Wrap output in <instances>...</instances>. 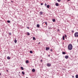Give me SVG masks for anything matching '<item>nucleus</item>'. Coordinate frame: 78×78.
I'll list each match as a JSON object with an SVG mask.
<instances>
[{"instance_id": "nucleus-1", "label": "nucleus", "mask_w": 78, "mask_h": 78, "mask_svg": "<svg viewBox=\"0 0 78 78\" xmlns=\"http://www.w3.org/2000/svg\"><path fill=\"white\" fill-rule=\"evenodd\" d=\"M73 46L71 44H69L68 46V49L69 50H71L72 49Z\"/></svg>"}, {"instance_id": "nucleus-2", "label": "nucleus", "mask_w": 78, "mask_h": 78, "mask_svg": "<svg viewBox=\"0 0 78 78\" xmlns=\"http://www.w3.org/2000/svg\"><path fill=\"white\" fill-rule=\"evenodd\" d=\"M75 37H78V32H76L74 34Z\"/></svg>"}, {"instance_id": "nucleus-3", "label": "nucleus", "mask_w": 78, "mask_h": 78, "mask_svg": "<svg viewBox=\"0 0 78 78\" xmlns=\"http://www.w3.org/2000/svg\"><path fill=\"white\" fill-rule=\"evenodd\" d=\"M47 66L48 67H50L51 66V64L50 63H48L47 64Z\"/></svg>"}, {"instance_id": "nucleus-4", "label": "nucleus", "mask_w": 78, "mask_h": 78, "mask_svg": "<svg viewBox=\"0 0 78 78\" xmlns=\"http://www.w3.org/2000/svg\"><path fill=\"white\" fill-rule=\"evenodd\" d=\"M46 51L49 50H50V48H49V47H46Z\"/></svg>"}, {"instance_id": "nucleus-5", "label": "nucleus", "mask_w": 78, "mask_h": 78, "mask_svg": "<svg viewBox=\"0 0 78 78\" xmlns=\"http://www.w3.org/2000/svg\"><path fill=\"white\" fill-rule=\"evenodd\" d=\"M26 64H28V63H29V61L28 60H27L26 61Z\"/></svg>"}, {"instance_id": "nucleus-6", "label": "nucleus", "mask_w": 78, "mask_h": 78, "mask_svg": "<svg viewBox=\"0 0 78 78\" xmlns=\"http://www.w3.org/2000/svg\"><path fill=\"white\" fill-rule=\"evenodd\" d=\"M55 5L56 6H59V4H58V3H56L55 4Z\"/></svg>"}, {"instance_id": "nucleus-7", "label": "nucleus", "mask_w": 78, "mask_h": 78, "mask_svg": "<svg viewBox=\"0 0 78 78\" xmlns=\"http://www.w3.org/2000/svg\"><path fill=\"white\" fill-rule=\"evenodd\" d=\"M65 58L66 59H68V58H69V56L67 55L66 56Z\"/></svg>"}, {"instance_id": "nucleus-8", "label": "nucleus", "mask_w": 78, "mask_h": 78, "mask_svg": "<svg viewBox=\"0 0 78 78\" xmlns=\"http://www.w3.org/2000/svg\"><path fill=\"white\" fill-rule=\"evenodd\" d=\"M40 14H41V15H42L43 14V12H40Z\"/></svg>"}, {"instance_id": "nucleus-9", "label": "nucleus", "mask_w": 78, "mask_h": 78, "mask_svg": "<svg viewBox=\"0 0 78 78\" xmlns=\"http://www.w3.org/2000/svg\"><path fill=\"white\" fill-rule=\"evenodd\" d=\"M35 69H32V72H35Z\"/></svg>"}, {"instance_id": "nucleus-10", "label": "nucleus", "mask_w": 78, "mask_h": 78, "mask_svg": "<svg viewBox=\"0 0 78 78\" xmlns=\"http://www.w3.org/2000/svg\"><path fill=\"white\" fill-rule=\"evenodd\" d=\"M37 27L38 28H39V27H40V25H39V24H37Z\"/></svg>"}, {"instance_id": "nucleus-11", "label": "nucleus", "mask_w": 78, "mask_h": 78, "mask_svg": "<svg viewBox=\"0 0 78 78\" xmlns=\"http://www.w3.org/2000/svg\"><path fill=\"white\" fill-rule=\"evenodd\" d=\"M66 54V52H65L63 51V52H62V54L63 55H65V54Z\"/></svg>"}, {"instance_id": "nucleus-12", "label": "nucleus", "mask_w": 78, "mask_h": 78, "mask_svg": "<svg viewBox=\"0 0 78 78\" xmlns=\"http://www.w3.org/2000/svg\"><path fill=\"white\" fill-rule=\"evenodd\" d=\"M7 58L8 59H11V58H10V57H9V56H8Z\"/></svg>"}, {"instance_id": "nucleus-13", "label": "nucleus", "mask_w": 78, "mask_h": 78, "mask_svg": "<svg viewBox=\"0 0 78 78\" xmlns=\"http://www.w3.org/2000/svg\"><path fill=\"white\" fill-rule=\"evenodd\" d=\"M52 21L53 22H55V21H56V20L55 19H52Z\"/></svg>"}, {"instance_id": "nucleus-14", "label": "nucleus", "mask_w": 78, "mask_h": 78, "mask_svg": "<svg viewBox=\"0 0 78 78\" xmlns=\"http://www.w3.org/2000/svg\"><path fill=\"white\" fill-rule=\"evenodd\" d=\"M14 42L15 43H17V40L16 39L14 40Z\"/></svg>"}, {"instance_id": "nucleus-15", "label": "nucleus", "mask_w": 78, "mask_h": 78, "mask_svg": "<svg viewBox=\"0 0 78 78\" xmlns=\"http://www.w3.org/2000/svg\"><path fill=\"white\" fill-rule=\"evenodd\" d=\"M47 8H50V5H47Z\"/></svg>"}, {"instance_id": "nucleus-16", "label": "nucleus", "mask_w": 78, "mask_h": 78, "mask_svg": "<svg viewBox=\"0 0 78 78\" xmlns=\"http://www.w3.org/2000/svg\"><path fill=\"white\" fill-rule=\"evenodd\" d=\"M27 35H28V36H30V34L29 32H27Z\"/></svg>"}, {"instance_id": "nucleus-17", "label": "nucleus", "mask_w": 78, "mask_h": 78, "mask_svg": "<svg viewBox=\"0 0 78 78\" xmlns=\"http://www.w3.org/2000/svg\"><path fill=\"white\" fill-rule=\"evenodd\" d=\"M33 40H34H34H36V38H35V37H33Z\"/></svg>"}, {"instance_id": "nucleus-18", "label": "nucleus", "mask_w": 78, "mask_h": 78, "mask_svg": "<svg viewBox=\"0 0 78 78\" xmlns=\"http://www.w3.org/2000/svg\"><path fill=\"white\" fill-rule=\"evenodd\" d=\"M65 37L64 36H63V40H65Z\"/></svg>"}, {"instance_id": "nucleus-19", "label": "nucleus", "mask_w": 78, "mask_h": 78, "mask_svg": "<svg viewBox=\"0 0 78 78\" xmlns=\"http://www.w3.org/2000/svg\"><path fill=\"white\" fill-rule=\"evenodd\" d=\"M22 74H23V75H25V73H24V72L23 71L22 72Z\"/></svg>"}, {"instance_id": "nucleus-20", "label": "nucleus", "mask_w": 78, "mask_h": 78, "mask_svg": "<svg viewBox=\"0 0 78 78\" xmlns=\"http://www.w3.org/2000/svg\"><path fill=\"white\" fill-rule=\"evenodd\" d=\"M21 69L22 70H23V67H21Z\"/></svg>"}, {"instance_id": "nucleus-21", "label": "nucleus", "mask_w": 78, "mask_h": 78, "mask_svg": "<svg viewBox=\"0 0 78 78\" xmlns=\"http://www.w3.org/2000/svg\"><path fill=\"white\" fill-rule=\"evenodd\" d=\"M76 78H78V75H76Z\"/></svg>"}, {"instance_id": "nucleus-22", "label": "nucleus", "mask_w": 78, "mask_h": 78, "mask_svg": "<svg viewBox=\"0 0 78 78\" xmlns=\"http://www.w3.org/2000/svg\"><path fill=\"white\" fill-rule=\"evenodd\" d=\"M7 22L8 23H10V22H11V21H10V20H8L7 21Z\"/></svg>"}, {"instance_id": "nucleus-23", "label": "nucleus", "mask_w": 78, "mask_h": 78, "mask_svg": "<svg viewBox=\"0 0 78 78\" xmlns=\"http://www.w3.org/2000/svg\"><path fill=\"white\" fill-rule=\"evenodd\" d=\"M30 53H33V51H30Z\"/></svg>"}, {"instance_id": "nucleus-24", "label": "nucleus", "mask_w": 78, "mask_h": 78, "mask_svg": "<svg viewBox=\"0 0 78 78\" xmlns=\"http://www.w3.org/2000/svg\"><path fill=\"white\" fill-rule=\"evenodd\" d=\"M61 0H57L58 2H61Z\"/></svg>"}, {"instance_id": "nucleus-25", "label": "nucleus", "mask_w": 78, "mask_h": 78, "mask_svg": "<svg viewBox=\"0 0 78 78\" xmlns=\"http://www.w3.org/2000/svg\"><path fill=\"white\" fill-rule=\"evenodd\" d=\"M45 24L46 25H47V23L46 22H45Z\"/></svg>"}, {"instance_id": "nucleus-26", "label": "nucleus", "mask_w": 78, "mask_h": 78, "mask_svg": "<svg viewBox=\"0 0 78 78\" xmlns=\"http://www.w3.org/2000/svg\"><path fill=\"white\" fill-rule=\"evenodd\" d=\"M50 51H53V49H51L50 50Z\"/></svg>"}, {"instance_id": "nucleus-27", "label": "nucleus", "mask_w": 78, "mask_h": 78, "mask_svg": "<svg viewBox=\"0 0 78 78\" xmlns=\"http://www.w3.org/2000/svg\"><path fill=\"white\" fill-rule=\"evenodd\" d=\"M65 37L66 38V37H67V35H65Z\"/></svg>"}, {"instance_id": "nucleus-28", "label": "nucleus", "mask_w": 78, "mask_h": 78, "mask_svg": "<svg viewBox=\"0 0 78 78\" xmlns=\"http://www.w3.org/2000/svg\"><path fill=\"white\" fill-rule=\"evenodd\" d=\"M9 35H11V33H9Z\"/></svg>"}, {"instance_id": "nucleus-29", "label": "nucleus", "mask_w": 78, "mask_h": 78, "mask_svg": "<svg viewBox=\"0 0 78 78\" xmlns=\"http://www.w3.org/2000/svg\"><path fill=\"white\" fill-rule=\"evenodd\" d=\"M45 6H47V4L45 3V4L44 5Z\"/></svg>"}, {"instance_id": "nucleus-30", "label": "nucleus", "mask_w": 78, "mask_h": 78, "mask_svg": "<svg viewBox=\"0 0 78 78\" xmlns=\"http://www.w3.org/2000/svg\"><path fill=\"white\" fill-rule=\"evenodd\" d=\"M41 5H43V3H41Z\"/></svg>"}, {"instance_id": "nucleus-31", "label": "nucleus", "mask_w": 78, "mask_h": 78, "mask_svg": "<svg viewBox=\"0 0 78 78\" xmlns=\"http://www.w3.org/2000/svg\"><path fill=\"white\" fill-rule=\"evenodd\" d=\"M27 29H29V28H30L28 27H27Z\"/></svg>"}, {"instance_id": "nucleus-32", "label": "nucleus", "mask_w": 78, "mask_h": 78, "mask_svg": "<svg viewBox=\"0 0 78 78\" xmlns=\"http://www.w3.org/2000/svg\"><path fill=\"white\" fill-rule=\"evenodd\" d=\"M72 33H73V30L72 31Z\"/></svg>"}, {"instance_id": "nucleus-33", "label": "nucleus", "mask_w": 78, "mask_h": 78, "mask_svg": "<svg viewBox=\"0 0 78 78\" xmlns=\"http://www.w3.org/2000/svg\"><path fill=\"white\" fill-rule=\"evenodd\" d=\"M49 30H50V29H51V27H49Z\"/></svg>"}, {"instance_id": "nucleus-34", "label": "nucleus", "mask_w": 78, "mask_h": 78, "mask_svg": "<svg viewBox=\"0 0 78 78\" xmlns=\"http://www.w3.org/2000/svg\"><path fill=\"white\" fill-rule=\"evenodd\" d=\"M11 2H12V3H13V2L12 1H11Z\"/></svg>"}, {"instance_id": "nucleus-35", "label": "nucleus", "mask_w": 78, "mask_h": 78, "mask_svg": "<svg viewBox=\"0 0 78 78\" xmlns=\"http://www.w3.org/2000/svg\"><path fill=\"white\" fill-rule=\"evenodd\" d=\"M48 56H49V57H50V55H48Z\"/></svg>"}, {"instance_id": "nucleus-36", "label": "nucleus", "mask_w": 78, "mask_h": 78, "mask_svg": "<svg viewBox=\"0 0 78 78\" xmlns=\"http://www.w3.org/2000/svg\"><path fill=\"white\" fill-rule=\"evenodd\" d=\"M41 62H42V60H41Z\"/></svg>"}, {"instance_id": "nucleus-37", "label": "nucleus", "mask_w": 78, "mask_h": 78, "mask_svg": "<svg viewBox=\"0 0 78 78\" xmlns=\"http://www.w3.org/2000/svg\"><path fill=\"white\" fill-rule=\"evenodd\" d=\"M41 44V42H39L38 43V44Z\"/></svg>"}, {"instance_id": "nucleus-38", "label": "nucleus", "mask_w": 78, "mask_h": 78, "mask_svg": "<svg viewBox=\"0 0 78 78\" xmlns=\"http://www.w3.org/2000/svg\"><path fill=\"white\" fill-rule=\"evenodd\" d=\"M72 77H73V78H74V76H72Z\"/></svg>"}, {"instance_id": "nucleus-39", "label": "nucleus", "mask_w": 78, "mask_h": 78, "mask_svg": "<svg viewBox=\"0 0 78 78\" xmlns=\"http://www.w3.org/2000/svg\"><path fill=\"white\" fill-rule=\"evenodd\" d=\"M0 76H1V73H0Z\"/></svg>"}, {"instance_id": "nucleus-40", "label": "nucleus", "mask_w": 78, "mask_h": 78, "mask_svg": "<svg viewBox=\"0 0 78 78\" xmlns=\"http://www.w3.org/2000/svg\"><path fill=\"white\" fill-rule=\"evenodd\" d=\"M68 1H69L70 0H67Z\"/></svg>"}, {"instance_id": "nucleus-41", "label": "nucleus", "mask_w": 78, "mask_h": 78, "mask_svg": "<svg viewBox=\"0 0 78 78\" xmlns=\"http://www.w3.org/2000/svg\"><path fill=\"white\" fill-rule=\"evenodd\" d=\"M26 78H28V77H27Z\"/></svg>"}, {"instance_id": "nucleus-42", "label": "nucleus", "mask_w": 78, "mask_h": 78, "mask_svg": "<svg viewBox=\"0 0 78 78\" xmlns=\"http://www.w3.org/2000/svg\"><path fill=\"white\" fill-rule=\"evenodd\" d=\"M7 71H8V70H7Z\"/></svg>"}]
</instances>
